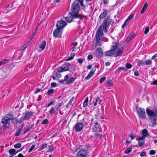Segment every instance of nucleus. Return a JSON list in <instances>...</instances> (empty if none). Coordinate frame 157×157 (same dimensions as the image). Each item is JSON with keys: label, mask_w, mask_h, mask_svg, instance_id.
Segmentation results:
<instances>
[{"label": "nucleus", "mask_w": 157, "mask_h": 157, "mask_svg": "<svg viewBox=\"0 0 157 157\" xmlns=\"http://www.w3.org/2000/svg\"><path fill=\"white\" fill-rule=\"evenodd\" d=\"M147 113L149 117V119L151 122H152L151 126L154 127L157 125L156 121L157 119V109H154L151 110L149 109H146Z\"/></svg>", "instance_id": "f257e3e1"}, {"label": "nucleus", "mask_w": 157, "mask_h": 157, "mask_svg": "<svg viewBox=\"0 0 157 157\" xmlns=\"http://www.w3.org/2000/svg\"><path fill=\"white\" fill-rule=\"evenodd\" d=\"M113 23V19H110V17L108 16L104 20L102 25L100 26L98 28V29H100L102 30L103 29L105 33H106L107 31L109 25Z\"/></svg>", "instance_id": "f03ea898"}, {"label": "nucleus", "mask_w": 157, "mask_h": 157, "mask_svg": "<svg viewBox=\"0 0 157 157\" xmlns=\"http://www.w3.org/2000/svg\"><path fill=\"white\" fill-rule=\"evenodd\" d=\"M104 33L102 30L100 29H98L95 35L96 38V44L99 46H101L102 45V37L104 36Z\"/></svg>", "instance_id": "7ed1b4c3"}, {"label": "nucleus", "mask_w": 157, "mask_h": 157, "mask_svg": "<svg viewBox=\"0 0 157 157\" xmlns=\"http://www.w3.org/2000/svg\"><path fill=\"white\" fill-rule=\"evenodd\" d=\"M80 9V7L78 1H75L73 2L70 12L76 16H78V13Z\"/></svg>", "instance_id": "20e7f679"}, {"label": "nucleus", "mask_w": 157, "mask_h": 157, "mask_svg": "<svg viewBox=\"0 0 157 157\" xmlns=\"http://www.w3.org/2000/svg\"><path fill=\"white\" fill-rule=\"evenodd\" d=\"M77 18L78 21V23H79V21L81 19V18L79 17L78 16H76L71 12L69 13L67 16L66 17L65 20L68 22H71L74 20L75 18Z\"/></svg>", "instance_id": "39448f33"}, {"label": "nucleus", "mask_w": 157, "mask_h": 157, "mask_svg": "<svg viewBox=\"0 0 157 157\" xmlns=\"http://www.w3.org/2000/svg\"><path fill=\"white\" fill-rule=\"evenodd\" d=\"M84 118H83L80 122H77L73 127L75 131L77 132L82 131L83 127V125L84 124Z\"/></svg>", "instance_id": "423d86ee"}, {"label": "nucleus", "mask_w": 157, "mask_h": 157, "mask_svg": "<svg viewBox=\"0 0 157 157\" xmlns=\"http://www.w3.org/2000/svg\"><path fill=\"white\" fill-rule=\"evenodd\" d=\"M136 110L139 118L142 119H145L146 115L145 109H142L140 107H138L136 108Z\"/></svg>", "instance_id": "0eeeda50"}, {"label": "nucleus", "mask_w": 157, "mask_h": 157, "mask_svg": "<svg viewBox=\"0 0 157 157\" xmlns=\"http://www.w3.org/2000/svg\"><path fill=\"white\" fill-rule=\"evenodd\" d=\"M88 153L87 151L83 149H80L77 154V157H87Z\"/></svg>", "instance_id": "6e6552de"}, {"label": "nucleus", "mask_w": 157, "mask_h": 157, "mask_svg": "<svg viewBox=\"0 0 157 157\" xmlns=\"http://www.w3.org/2000/svg\"><path fill=\"white\" fill-rule=\"evenodd\" d=\"M10 121V119L7 116H5L4 118H3L2 122L3 126L6 127H9V122Z\"/></svg>", "instance_id": "1a4fd4ad"}, {"label": "nucleus", "mask_w": 157, "mask_h": 157, "mask_svg": "<svg viewBox=\"0 0 157 157\" xmlns=\"http://www.w3.org/2000/svg\"><path fill=\"white\" fill-rule=\"evenodd\" d=\"M67 25L66 22L63 20L59 21L56 25V28L58 29H62L64 27Z\"/></svg>", "instance_id": "9d476101"}, {"label": "nucleus", "mask_w": 157, "mask_h": 157, "mask_svg": "<svg viewBox=\"0 0 157 157\" xmlns=\"http://www.w3.org/2000/svg\"><path fill=\"white\" fill-rule=\"evenodd\" d=\"M61 30V29H58L57 28L56 29L54 30L53 34L54 37H59L61 36L62 32Z\"/></svg>", "instance_id": "9b49d317"}, {"label": "nucleus", "mask_w": 157, "mask_h": 157, "mask_svg": "<svg viewBox=\"0 0 157 157\" xmlns=\"http://www.w3.org/2000/svg\"><path fill=\"white\" fill-rule=\"evenodd\" d=\"M33 112L29 111H26L25 113H23V116L24 117V118L26 120L31 117L33 116Z\"/></svg>", "instance_id": "f8f14e48"}, {"label": "nucleus", "mask_w": 157, "mask_h": 157, "mask_svg": "<svg viewBox=\"0 0 157 157\" xmlns=\"http://www.w3.org/2000/svg\"><path fill=\"white\" fill-rule=\"evenodd\" d=\"M24 125V124L23 123L22 125L19 126L17 129V131L15 135V136H17L20 134L21 131L23 129Z\"/></svg>", "instance_id": "ddd939ff"}, {"label": "nucleus", "mask_w": 157, "mask_h": 157, "mask_svg": "<svg viewBox=\"0 0 157 157\" xmlns=\"http://www.w3.org/2000/svg\"><path fill=\"white\" fill-rule=\"evenodd\" d=\"M96 69L95 68H93L91 70L88 75L86 77L85 79L86 80L89 79L92 76H93L94 73Z\"/></svg>", "instance_id": "4468645a"}, {"label": "nucleus", "mask_w": 157, "mask_h": 157, "mask_svg": "<svg viewBox=\"0 0 157 157\" xmlns=\"http://www.w3.org/2000/svg\"><path fill=\"white\" fill-rule=\"evenodd\" d=\"M96 52L98 53V57L101 58L103 56V53L101 48H98L96 50Z\"/></svg>", "instance_id": "2eb2a0df"}, {"label": "nucleus", "mask_w": 157, "mask_h": 157, "mask_svg": "<svg viewBox=\"0 0 157 157\" xmlns=\"http://www.w3.org/2000/svg\"><path fill=\"white\" fill-rule=\"evenodd\" d=\"M100 126L98 123L95 121V123L93 126V128L92 130L93 131V132H97L98 131V130Z\"/></svg>", "instance_id": "dca6fc26"}, {"label": "nucleus", "mask_w": 157, "mask_h": 157, "mask_svg": "<svg viewBox=\"0 0 157 157\" xmlns=\"http://www.w3.org/2000/svg\"><path fill=\"white\" fill-rule=\"evenodd\" d=\"M115 53V52L113 51L112 49L106 52L105 54V56H112Z\"/></svg>", "instance_id": "f3484780"}, {"label": "nucleus", "mask_w": 157, "mask_h": 157, "mask_svg": "<svg viewBox=\"0 0 157 157\" xmlns=\"http://www.w3.org/2000/svg\"><path fill=\"white\" fill-rule=\"evenodd\" d=\"M123 47L118 49V51L117 52L116 54L114 56L116 57L118 56H120L123 52Z\"/></svg>", "instance_id": "a211bd4d"}, {"label": "nucleus", "mask_w": 157, "mask_h": 157, "mask_svg": "<svg viewBox=\"0 0 157 157\" xmlns=\"http://www.w3.org/2000/svg\"><path fill=\"white\" fill-rule=\"evenodd\" d=\"M119 44L118 43L116 42L113 43L112 45V50L114 52H115L116 49L118 47H120V46H119Z\"/></svg>", "instance_id": "6ab92c4d"}, {"label": "nucleus", "mask_w": 157, "mask_h": 157, "mask_svg": "<svg viewBox=\"0 0 157 157\" xmlns=\"http://www.w3.org/2000/svg\"><path fill=\"white\" fill-rule=\"evenodd\" d=\"M107 14V10H105L99 16V18L102 19L105 17Z\"/></svg>", "instance_id": "aec40b11"}, {"label": "nucleus", "mask_w": 157, "mask_h": 157, "mask_svg": "<svg viewBox=\"0 0 157 157\" xmlns=\"http://www.w3.org/2000/svg\"><path fill=\"white\" fill-rule=\"evenodd\" d=\"M46 44V41L45 40H44L42 42L41 44L40 45L39 48H40L41 50H43L45 48Z\"/></svg>", "instance_id": "412c9836"}, {"label": "nucleus", "mask_w": 157, "mask_h": 157, "mask_svg": "<svg viewBox=\"0 0 157 157\" xmlns=\"http://www.w3.org/2000/svg\"><path fill=\"white\" fill-rule=\"evenodd\" d=\"M30 41H29L26 44H24L21 47V49L23 50L26 49L30 44Z\"/></svg>", "instance_id": "4be33fe9"}, {"label": "nucleus", "mask_w": 157, "mask_h": 157, "mask_svg": "<svg viewBox=\"0 0 157 157\" xmlns=\"http://www.w3.org/2000/svg\"><path fill=\"white\" fill-rule=\"evenodd\" d=\"M147 6H148L147 3V2H145L144 4V6L142 9V10H141V11H140V13L141 14H142L144 13L147 7Z\"/></svg>", "instance_id": "5701e85b"}, {"label": "nucleus", "mask_w": 157, "mask_h": 157, "mask_svg": "<svg viewBox=\"0 0 157 157\" xmlns=\"http://www.w3.org/2000/svg\"><path fill=\"white\" fill-rule=\"evenodd\" d=\"M134 36L133 35H129L126 40V42L127 43L129 42L130 41L133 39L134 38Z\"/></svg>", "instance_id": "b1692460"}, {"label": "nucleus", "mask_w": 157, "mask_h": 157, "mask_svg": "<svg viewBox=\"0 0 157 157\" xmlns=\"http://www.w3.org/2000/svg\"><path fill=\"white\" fill-rule=\"evenodd\" d=\"M121 70H122L123 71H127V69L126 67H118V68H117L115 71V74H116L118 72Z\"/></svg>", "instance_id": "393cba45"}, {"label": "nucleus", "mask_w": 157, "mask_h": 157, "mask_svg": "<svg viewBox=\"0 0 157 157\" xmlns=\"http://www.w3.org/2000/svg\"><path fill=\"white\" fill-rule=\"evenodd\" d=\"M94 136L96 139H101L102 136V134L96 133L95 134Z\"/></svg>", "instance_id": "a878e982"}, {"label": "nucleus", "mask_w": 157, "mask_h": 157, "mask_svg": "<svg viewBox=\"0 0 157 157\" xmlns=\"http://www.w3.org/2000/svg\"><path fill=\"white\" fill-rule=\"evenodd\" d=\"M138 65L139 67L144 66L145 65V63L144 61L142 60H138Z\"/></svg>", "instance_id": "bb28decb"}, {"label": "nucleus", "mask_w": 157, "mask_h": 157, "mask_svg": "<svg viewBox=\"0 0 157 157\" xmlns=\"http://www.w3.org/2000/svg\"><path fill=\"white\" fill-rule=\"evenodd\" d=\"M142 135L145 137H147L149 135L147 130L146 129H144L142 130Z\"/></svg>", "instance_id": "cd10ccee"}, {"label": "nucleus", "mask_w": 157, "mask_h": 157, "mask_svg": "<svg viewBox=\"0 0 157 157\" xmlns=\"http://www.w3.org/2000/svg\"><path fill=\"white\" fill-rule=\"evenodd\" d=\"M9 152L10 155H14L17 153L16 152V150L14 149H10L9 150Z\"/></svg>", "instance_id": "c85d7f7f"}, {"label": "nucleus", "mask_w": 157, "mask_h": 157, "mask_svg": "<svg viewBox=\"0 0 157 157\" xmlns=\"http://www.w3.org/2000/svg\"><path fill=\"white\" fill-rule=\"evenodd\" d=\"M101 101L99 97H97L95 98V102L94 103V105L95 106L97 105V103L98 102V103L100 104L101 103Z\"/></svg>", "instance_id": "c756f323"}, {"label": "nucleus", "mask_w": 157, "mask_h": 157, "mask_svg": "<svg viewBox=\"0 0 157 157\" xmlns=\"http://www.w3.org/2000/svg\"><path fill=\"white\" fill-rule=\"evenodd\" d=\"M75 78H74L73 77H72L71 78L67 81V84H69L71 83L74 82L75 81Z\"/></svg>", "instance_id": "7c9ffc66"}, {"label": "nucleus", "mask_w": 157, "mask_h": 157, "mask_svg": "<svg viewBox=\"0 0 157 157\" xmlns=\"http://www.w3.org/2000/svg\"><path fill=\"white\" fill-rule=\"evenodd\" d=\"M152 60L150 59H147V60H146L145 62V64L146 65H150L152 64Z\"/></svg>", "instance_id": "2f4dec72"}, {"label": "nucleus", "mask_w": 157, "mask_h": 157, "mask_svg": "<svg viewBox=\"0 0 157 157\" xmlns=\"http://www.w3.org/2000/svg\"><path fill=\"white\" fill-rule=\"evenodd\" d=\"M106 84L109 87H111L113 85V81L111 80L108 81Z\"/></svg>", "instance_id": "473e14b6"}, {"label": "nucleus", "mask_w": 157, "mask_h": 157, "mask_svg": "<svg viewBox=\"0 0 157 157\" xmlns=\"http://www.w3.org/2000/svg\"><path fill=\"white\" fill-rule=\"evenodd\" d=\"M74 54L71 53L70 56L67 59L66 61H68L74 58Z\"/></svg>", "instance_id": "72a5a7b5"}, {"label": "nucleus", "mask_w": 157, "mask_h": 157, "mask_svg": "<svg viewBox=\"0 0 157 157\" xmlns=\"http://www.w3.org/2000/svg\"><path fill=\"white\" fill-rule=\"evenodd\" d=\"M9 60L8 59H4L3 60L0 62V66L4 65L8 62Z\"/></svg>", "instance_id": "f704fd0d"}, {"label": "nucleus", "mask_w": 157, "mask_h": 157, "mask_svg": "<svg viewBox=\"0 0 157 157\" xmlns=\"http://www.w3.org/2000/svg\"><path fill=\"white\" fill-rule=\"evenodd\" d=\"M47 146V144H42L41 146L40 147V148L39 149V150H42L45 148H46Z\"/></svg>", "instance_id": "c9c22d12"}, {"label": "nucleus", "mask_w": 157, "mask_h": 157, "mask_svg": "<svg viewBox=\"0 0 157 157\" xmlns=\"http://www.w3.org/2000/svg\"><path fill=\"white\" fill-rule=\"evenodd\" d=\"M145 137L143 135L142 136L140 137L137 138L136 139V140H141V141H145L144 139H145Z\"/></svg>", "instance_id": "e433bc0d"}, {"label": "nucleus", "mask_w": 157, "mask_h": 157, "mask_svg": "<svg viewBox=\"0 0 157 157\" xmlns=\"http://www.w3.org/2000/svg\"><path fill=\"white\" fill-rule=\"evenodd\" d=\"M31 127H30V126H29L26 129H24L23 130V134H25L28 131H29L31 129Z\"/></svg>", "instance_id": "4c0bfd02"}, {"label": "nucleus", "mask_w": 157, "mask_h": 157, "mask_svg": "<svg viewBox=\"0 0 157 157\" xmlns=\"http://www.w3.org/2000/svg\"><path fill=\"white\" fill-rule=\"evenodd\" d=\"M74 99H75V97H73L71 98V99L70 100L69 102L67 104V107H68V106H69L72 103V101Z\"/></svg>", "instance_id": "58836bf2"}, {"label": "nucleus", "mask_w": 157, "mask_h": 157, "mask_svg": "<svg viewBox=\"0 0 157 157\" xmlns=\"http://www.w3.org/2000/svg\"><path fill=\"white\" fill-rule=\"evenodd\" d=\"M54 90L53 89H49L47 92V94L48 95L54 93Z\"/></svg>", "instance_id": "ea45409f"}, {"label": "nucleus", "mask_w": 157, "mask_h": 157, "mask_svg": "<svg viewBox=\"0 0 157 157\" xmlns=\"http://www.w3.org/2000/svg\"><path fill=\"white\" fill-rule=\"evenodd\" d=\"M139 146H142L145 143V141L138 140Z\"/></svg>", "instance_id": "a19ab883"}, {"label": "nucleus", "mask_w": 157, "mask_h": 157, "mask_svg": "<svg viewBox=\"0 0 157 157\" xmlns=\"http://www.w3.org/2000/svg\"><path fill=\"white\" fill-rule=\"evenodd\" d=\"M132 150L131 148H129L127 149L125 151V153L126 154H128L130 153Z\"/></svg>", "instance_id": "79ce46f5"}, {"label": "nucleus", "mask_w": 157, "mask_h": 157, "mask_svg": "<svg viewBox=\"0 0 157 157\" xmlns=\"http://www.w3.org/2000/svg\"><path fill=\"white\" fill-rule=\"evenodd\" d=\"M53 145L51 144L49 147V150L47 151V152H52L53 151Z\"/></svg>", "instance_id": "37998d69"}, {"label": "nucleus", "mask_w": 157, "mask_h": 157, "mask_svg": "<svg viewBox=\"0 0 157 157\" xmlns=\"http://www.w3.org/2000/svg\"><path fill=\"white\" fill-rule=\"evenodd\" d=\"M134 16V15L133 14H131L126 19V21H128L131 20L133 18Z\"/></svg>", "instance_id": "c03bdc74"}, {"label": "nucleus", "mask_w": 157, "mask_h": 157, "mask_svg": "<svg viewBox=\"0 0 157 157\" xmlns=\"http://www.w3.org/2000/svg\"><path fill=\"white\" fill-rule=\"evenodd\" d=\"M125 66L127 69L131 68L132 67V65L131 64L128 63L126 64Z\"/></svg>", "instance_id": "a18cd8bd"}, {"label": "nucleus", "mask_w": 157, "mask_h": 157, "mask_svg": "<svg viewBox=\"0 0 157 157\" xmlns=\"http://www.w3.org/2000/svg\"><path fill=\"white\" fill-rule=\"evenodd\" d=\"M49 121L47 119H45L43 120L42 122V124H48Z\"/></svg>", "instance_id": "49530a36"}, {"label": "nucleus", "mask_w": 157, "mask_h": 157, "mask_svg": "<svg viewBox=\"0 0 157 157\" xmlns=\"http://www.w3.org/2000/svg\"><path fill=\"white\" fill-rule=\"evenodd\" d=\"M55 109V108L52 107L51 108V109L49 111V112L50 113V114L52 115L54 113Z\"/></svg>", "instance_id": "de8ad7c7"}, {"label": "nucleus", "mask_w": 157, "mask_h": 157, "mask_svg": "<svg viewBox=\"0 0 157 157\" xmlns=\"http://www.w3.org/2000/svg\"><path fill=\"white\" fill-rule=\"evenodd\" d=\"M21 144L20 143H17L14 145V147L16 148H19L21 147Z\"/></svg>", "instance_id": "09e8293b"}, {"label": "nucleus", "mask_w": 157, "mask_h": 157, "mask_svg": "<svg viewBox=\"0 0 157 157\" xmlns=\"http://www.w3.org/2000/svg\"><path fill=\"white\" fill-rule=\"evenodd\" d=\"M106 78L105 77L101 78L99 81V83L100 84H101L102 83L105 79Z\"/></svg>", "instance_id": "8fccbe9b"}, {"label": "nucleus", "mask_w": 157, "mask_h": 157, "mask_svg": "<svg viewBox=\"0 0 157 157\" xmlns=\"http://www.w3.org/2000/svg\"><path fill=\"white\" fill-rule=\"evenodd\" d=\"M57 71L59 72H61L63 71V67H60L57 68Z\"/></svg>", "instance_id": "3c124183"}, {"label": "nucleus", "mask_w": 157, "mask_h": 157, "mask_svg": "<svg viewBox=\"0 0 157 157\" xmlns=\"http://www.w3.org/2000/svg\"><path fill=\"white\" fill-rule=\"evenodd\" d=\"M149 31V28L148 27H146L144 31V33L145 34H147Z\"/></svg>", "instance_id": "603ef678"}, {"label": "nucleus", "mask_w": 157, "mask_h": 157, "mask_svg": "<svg viewBox=\"0 0 157 157\" xmlns=\"http://www.w3.org/2000/svg\"><path fill=\"white\" fill-rule=\"evenodd\" d=\"M55 101V100H52L48 104L47 106L49 107L52 105L53 103H54Z\"/></svg>", "instance_id": "864d4df0"}, {"label": "nucleus", "mask_w": 157, "mask_h": 157, "mask_svg": "<svg viewBox=\"0 0 157 157\" xmlns=\"http://www.w3.org/2000/svg\"><path fill=\"white\" fill-rule=\"evenodd\" d=\"M35 147V145L34 144H33L32 146H31V147L29 149V151H28L29 152V153H30V152L32 151V150L34 149Z\"/></svg>", "instance_id": "5fc2aeb1"}, {"label": "nucleus", "mask_w": 157, "mask_h": 157, "mask_svg": "<svg viewBox=\"0 0 157 157\" xmlns=\"http://www.w3.org/2000/svg\"><path fill=\"white\" fill-rule=\"evenodd\" d=\"M25 120H26V119L24 118V117L23 116L22 117H21L20 119L19 120V123H21Z\"/></svg>", "instance_id": "6e6d98bb"}, {"label": "nucleus", "mask_w": 157, "mask_h": 157, "mask_svg": "<svg viewBox=\"0 0 157 157\" xmlns=\"http://www.w3.org/2000/svg\"><path fill=\"white\" fill-rule=\"evenodd\" d=\"M63 71H66L69 70V67H68V66H66L63 67Z\"/></svg>", "instance_id": "4d7b16f0"}, {"label": "nucleus", "mask_w": 157, "mask_h": 157, "mask_svg": "<svg viewBox=\"0 0 157 157\" xmlns=\"http://www.w3.org/2000/svg\"><path fill=\"white\" fill-rule=\"evenodd\" d=\"M155 153V151L154 150H151L149 151V154L150 155H154Z\"/></svg>", "instance_id": "13d9d810"}, {"label": "nucleus", "mask_w": 157, "mask_h": 157, "mask_svg": "<svg viewBox=\"0 0 157 157\" xmlns=\"http://www.w3.org/2000/svg\"><path fill=\"white\" fill-rule=\"evenodd\" d=\"M133 133H131L129 135V136L131 138V140H132L135 138V137L134 135H133Z\"/></svg>", "instance_id": "bf43d9fd"}, {"label": "nucleus", "mask_w": 157, "mask_h": 157, "mask_svg": "<svg viewBox=\"0 0 157 157\" xmlns=\"http://www.w3.org/2000/svg\"><path fill=\"white\" fill-rule=\"evenodd\" d=\"M78 62L80 63H82L83 62V60L82 58H79L77 59Z\"/></svg>", "instance_id": "052dcab7"}, {"label": "nucleus", "mask_w": 157, "mask_h": 157, "mask_svg": "<svg viewBox=\"0 0 157 157\" xmlns=\"http://www.w3.org/2000/svg\"><path fill=\"white\" fill-rule=\"evenodd\" d=\"M88 59L90 60H91L93 58V55L91 54L89 55L87 57Z\"/></svg>", "instance_id": "680f3d73"}, {"label": "nucleus", "mask_w": 157, "mask_h": 157, "mask_svg": "<svg viewBox=\"0 0 157 157\" xmlns=\"http://www.w3.org/2000/svg\"><path fill=\"white\" fill-rule=\"evenodd\" d=\"M127 21H126H126H125L124 22V23L122 25V28L123 29L127 25Z\"/></svg>", "instance_id": "e2e57ef3"}, {"label": "nucleus", "mask_w": 157, "mask_h": 157, "mask_svg": "<svg viewBox=\"0 0 157 157\" xmlns=\"http://www.w3.org/2000/svg\"><path fill=\"white\" fill-rule=\"evenodd\" d=\"M51 86L52 87H55L57 86V84L55 82H52L51 83Z\"/></svg>", "instance_id": "0e129e2a"}, {"label": "nucleus", "mask_w": 157, "mask_h": 157, "mask_svg": "<svg viewBox=\"0 0 157 157\" xmlns=\"http://www.w3.org/2000/svg\"><path fill=\"white\" fill-rule=\"evenodd\" d=\"M146 152L145 151H144L141 153L140 154V156L141 157H143L146 155Z\"/></svg>", "instance_id": "69168bd1"}, {"label": "nucleus", "mask_w": 157, "mask_h": 157, "mask_svg": "<svg viewBox=\"0 0 157 157\" xmlns=\"http://www.w3.org/2000/svg\"><path fill=\"white\" fill-rule=\"evenodd\" d=\"M88 105V103L87 102H84L83 103V106L84 107H86Z\"/></svg>", "instance_id": "338daca9"}, {"label": "nucleus", "mask_w": 157, "mask_h": 157, "mask_svg": "<svg viewBox=\"0 0 157 157\" xmlns=\"http://www.w3.org/2000/svg\"><path fill=\"white\" fill-rule=\"evenodd\" d=\"M151 84H153L154 85H157V80H155L153 81L152 83H151Z\"/></svg>", "instance_id": "774afa93"}]
</instances>
